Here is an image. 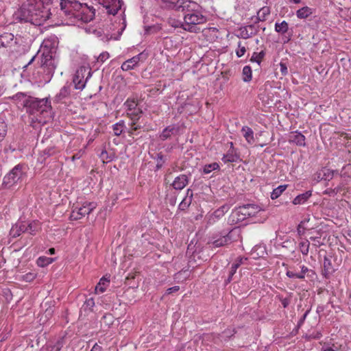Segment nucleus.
<instances>
[{
  "mask_svg": "<svg viewBox=\"0 0 351 351\" xmlns=\"http://www.w3.org/2000/svg\"><path fill=\"white\" fill-rule=\"evenodd\" d=\"M260 210L255 204H245L234 208L230 216V219L233 223H239L244 220L254 217Z\"/></svg>",
  "mask_w": 351,
  "mask_h": 351,
  "instance_id": "obj_6",
  "label": "nucleus"
},
{
  "mask_svg": "<svg viewBox=\"0 0 351 351\" xmlns=\"http://www.w3.org/2000/svg\"><path fill=\"white\" fill-rule=\"evenodd\" d=\"M97 206L95 202H86L80 208L73 210L70 216L71 220H78L86 215H89Z\"/></svg>",
  "mask_w": 351,
  "mask_h": 351,
  "instance_id": "obj_10",
  "label": "nucleus"
},
{
  "mask_svg": "<svg viewBox=\"0 0 351 351\" xmlns=\"http://www.w3.org/2000/svg\"><path fill=\"white\" fill-rule=\"evenodd\" d=\"M312 191H307L303 193L297 195L292 201L293 204L299 205L303 204L311 197Z\"/></svg>",
  "mask_w": 351,
  "mask_h": 351,
  "instance_id": "obj_25",
  "label": "nucleus"
},
{
  "mask_svg": "<svg viewBox=\"0 0 351 351\" xmlns=\"http://www.w3.org/2000/svg\"><path fill=\"white\" fill-rule=\"evenodd\" d=\"M291 294L292 293H290L289 296L287 297V298H282L281 296H278V298H279L283 308H287L289 306V305L290 304Z\"/></svg>",
  "mask_w": 351,
  "mask_h": 351,
  "instance_id": "obj_47",
  "label": "nucleus"
},
{
  "mask_svg": "<svg viewBox=\"0 0 351 351\" xmlns=\"http://www.w3.org/2000/svg\"><path fill=\"white\" fill-rule=\"evenodd\" d=\"M311 311V308L306 311V312L304 313V315L302 316V317L300 319V320L298 322V326L300 327L304 322L307 315Z\"/></svg>",
  "mask_w": 351,
  "mask_h": 351,
  "instance_id": "obj_57",
  "label": "nucleus"
},
{
  "mask_svg": "<svg viewBox=\"0 0 351 351\" xmlns=\"http://www.w3.org/2000/svg\"><path fill=\"white\" fill-rule=\"evenodd\" d=\"M24 232H25V222L19 221L12 226L10 231V234L12 237L16 238Z\"/></svg>",
  "mask_w": 351,
  "mask_h": 351,
  "instance_id": "obj_22",
  "label": "nucleus"
},
{
  "mask_svg": "<svg viewBox=\"0 0 351 351\" xmlns=\"http://www.w3.org/2000/svg\"><path fill=\"white\" fill-rule=\"evenodd\" d=\"M60 15L69 19L71 23L81 21L84 23L91 21L95 15V9L93 6H88L86 3H81L77 0H60Z\"/></svg>",
  "mask_w": 351,
  "mask_h": 351,
  "instance_id": "obj_2",
  "label": "nucleus"
},
{
  "mask_svg": "<svg viewBox=\"0 0 351 351\" xmlns=\"http://www.w3.org/2000/svg\"><path fill=\"white\" fill-rule=\"evenodd\" d=\"M289 24L287 21H282L281 23L276 22L275 23V31L281 34L288 33Z\"/></svg>",
  "mask_w": 351,
  "mask_h": 351,
  "instance_id": "obj_30",
  "label": "nucleus"
},
{
  "mask_svg": "<svg viewBox=\"0 0 351 351\" xmlns=\"http://www.w3.org/2000/svg\"><path fill=\"white\" fill-rule=\"evenodd\" d=\"M7 130L8 126L6 123L3 120L0 119V142L4 139Z\"/></svg>",
  "mask_w": 351,
  "mask_h": 351,
  "instance_id": "obj_43",
  "label": "nucleus"
},
{
  "mask_svg": "<svg viewBox=\"0 0 351 351\" xmlns=\"http://www.w3.org/2000/svg\"><path fill=\"white\" fill-rule=\"evenodd\" d=\"M181 127L178 124H171L164 128L160 133L159 138L161 141L169 138L172 135L179 134Z\"/></svg>",
  "mask_w": 351,
  "mask_h": 351,
  "instance_id": "obj_13",
  "label": "nucleus"
},
{
  "mask_svg": "<svg viewBox=\"0 0 351 351\" xmlns=\"http://www.w3.org/2000/svg\"><path fill=\"white\" fill-rule=\"evenodd\" d=\"M90 351H102V348L97 343H95Z\"/></svg>",
  "mask_w": 351,
  "mask_h": 351,
  "instance_id": "obj_62",
  "label": "nucleus"
},
{
  "mask_svg": "<svg viewBox=\"0 0 351 351\" xmlns=\"http://www.w3.org/2000/svg\"><path fill=\"white\" fill-rule=\"evenodd\" d=\"M72 83L66 82L65 85L61 88L60 92L55 96L54 101L60 103L63 99L68 98L71 92Z\"/></svg>",
  "mask_w": 351,
  "mask_h": 351,
  "instance_id": "obj_18",
  "label": "nucleus"
},
{
  "mask_svg": "<svg viewBox=\"0 0 351 351\" xmlns=\"http://www.w3.org/2000/svg\"><path fill=\"white\" fill-rule=\"evenodd\" d=\"M218 209H219L221 211H223V213L225 215V213H226L229 210V206L228 205H223Z\"/></svg>",
  "mask_w": 351,
  "mask_h": 351,
  "instance_id": "obj_63",
  "label": "nucleus"
},
{
  "mask_svg": "<svg viewBox=\"0 0 351 351\" xmlns=\"http://www.w3.org/2000/svg\"><path fill=\"white\" fill-rule=\"evenodd\" d=\"M322 337L320 331H313L309 335V338L313 339H319Z\"/></svg>",
  "mask_w": 351,
  "mask_h": 351,
  "instance_id": "obj_55",
  "label": "nucleus"
},
{
  "mask_svg": "<svg viewBox=\"0 0 351 351\" xmlns=\"http://www.w3.org/2000/svg\"><path fill=\"white\" fill-rule=\"evenodd\" d=\"M221 160L224 163L236 162L241 160L240 156L237 153V149L234 147L232 142H230V149L227 153L223 155Z\"/></svg>",
  "mask_w": 351,
  "mask_h": 351,
  "instance_id": "obj_14",
  "label": "nucleus"
},
{
  "mask_svg": "<svg viewBox=\"0 0 351 351\" xmlns=\"http://www.w3.org/2000/svg\"><path fill=\"white\" fill-rule=\"evenodd\" d=\"M243 80L245 82H250L252 79V71L250 66H245L242 71Z\"/></svg>",
  "mask_w": 351,
  "mask_h": 351,
  "instance_id": "obj_34",
  "label": "nucleus"
},
{
  "mask_svg": "<svg viewBox=\"0 0 351 351\" xmlns=\"http://www.w3.org/2000/svg\"><path fill=\"white\" fill-rule=\"evenodd\" d=\"M320 237H311L310 240L312 241H314L315 243H313V245L315 246L316 247H320L323 243L320 242L319 241Z\"/></svg>",
  "mask_w": 351,
  "mask_h": 351,
  "instance_id": "obj_56",
  "label": "nucleus"
},
{
  "mask_svg": "<svg viewBox=\"0 0 351 351\" xmlns=\"http://www.w3.org/2000/svg\"><path fill=\"white\" fill-rule=\"evenodd\" d=\"M142 113V110L139 108L134 109V110L131 112H127V116L132 121L131 124V134H133L134 131H136L141 128L140 125H136V122L141 118Z\"/></svg>",
  "mask_w": 351,
  "mask_h": 351,
  "instance_id": "obj_17",
  "label": "nucleus"
},
{
  "mask_svg": "<svg viewBox=\"0 0 351 351\" xmlns=\"http://www.w3.org/2000/svg\"><path fill=\"white\" fill-rule=\"evenodd\" d=\"M19 38L15 37L13 34L5 32L0 35V48H9L11 50H16V45H19Z\"/></svg>",
  "mask_w": 351,
  "mask_h": 351,
  "instance_id": "obj_12",
  "label": "nucleus"
},
{
  "mask_svg": "<svg viewBox=\"0 0 351 351\" xmlns=\"http://www.w3.org/2000/svg\"><path fill=\"white\" fill-rule=\"evenodd\" d=\"M36 278V274L29 272L23 276V279L26 282H31Z\"/></svg>",
  "mask_w": 351,
  "mask_h": 351,
  "instance_id": "obj_53",
  "label": "nucleus"
},
{
  "mask_svg": "<svg viewBox=\"0 0 351 351\" xmlns=\"http://www.w3.org/2000/svg\"><path fill=\"white\" fill-rule=\"evenodd\" d=\"M184 14L183 23H180L182 29L189 32L197 33L200 31L198 25L207 21V18L202 14L201 6L196 2L191 0H182L177 10Z\"/></svg>",
  "mask_w": 351,
  "mask_h": 351,
  "instance_id": "obj_3",
  "label": "nucleus"
},
{
  "mask_svg": "<svg viewBox=\"0 0 351 351\" xmlns=\"http://www.w3.org/2000/svg\"><path fill=\"white\" fill-rule=\"evenodd\" d=\"M91 76L90 70L84 66L80 67L75 72L72 81V87L82 90L84 88L88 79Z\"/></svg>",
  "mask_w": 351,
  "mask_h": 351,
  "instance_id": "obj_9",
  "label": "nucleus"
},
{
  "mask_svg": "<svg viewBox=\"0 0 351 351\" xmlns=\"http://www.w3.org/2000/svg\"><path fill=\"white\" fill-rule=\"evenodd\" d=\"M322 176H324V180H330L333 178L335 174L338 173L337 170H331L330 169H327L326 167L322 168Z\"/></svg>",
  "mask_w": 351,
  "mask_h": 351,
  "instance_id": "obj_33",
  "label": "nucleus"
},
{
  "mask_svg": "<svg viewBox=\"0 0 351 351\" xmlns=\"http://www.w3.org/2000/svg\"><path fill=\"white\" fill-rule=\"evenodd\" d=\"M265 56V52L263 50L260 52H254L250 60L252 62H256L260 65Z\"/></svg>",
  "mask_w": 351,
  "mask_h": 351,
  "instance_id": "obj_35",
  "label": "nucleus"
},
{
  "mask_svg": "<svg viewBox=\"0 0 351 351\" xmlns=\"http://www.w3.org/2000/svg\"><path fill=\"white\" fill-rule=\"evenodd\" d=\"M241 132L248 144L252 145L255 142L254 132L252 128L246 125L243 126Z\"/></svg>",
  "mask_w": 351,
  "mask_h": 351,
  "instance_id": "obj_26",
  "label": "nucleus"
},
{
  "mask_svg": "<svg viewBox=\"0 0 351 351\" xmlns=\"http://www.w3.org/2000/svg\"><path fill=\"white\" fill-rule=\"evenodd\" d=\"M341 186H337L333 189H328L324 191V194H328L330 196H334V195H337L341 191Z\"/></svg>",
  "mask_w": 351,
  "mask_h": 351,
  "instance_id": "obj_51",
  "label": "nucleus"
},
{
  "mask_svg": "<svg viewBox=\"0 0 351 351\" xmlns=\"http://www.w3.org/2000/svg\"><path fill=\"white\" fill-rule=\"evenodd\" d=\"M235 334L234 328H228L222 332L221 334L216 335L214 338L215 343H219L223 341H228Z\"/></svg>",
  "mask_w": 351,
  "mask_h": 351,
  "instance_id": "obj_21",
  "label": "nucleus"
},
{
  "mask_svg": "<svg viewBox=\"0 0 351 351\" xmlns=\"http://www.w3.org/2000/svg\"><path fill=\"white\" fill-rule=\"evenodd\" d=\"M52 0H27L16 14L20 22L41 25L50 18Z\"/></svg>",
  "mask_w": 351,
  "mask_h": 351,
  "instance_id": "obj_1",
  "label": "nucleus"
},
{
  "mask_svg": "<svg viewBox=\"0 0 351 351\" xmlns=\"http://www.w3.org/2000/svg\"><path fill=\"white\" fill-rule=\"evenodd\" d=\"M237 269L238 265L232 264L230 269L229 271L228 278L225 280L226 285L229 284L232 280V277L236 274Z\"/></svg>",
  "mask_w": 351,
  "mask_h": 351,
  "instance_id": "obj_44",
  "label": "nucleus"
},
{
  "mask_svg": "<svg viewBox=\"0 0 351 351\" xmlns=\"http://www.w3.org/2000/svg\"><path fill=\"white\" fill-rule=\"evenodd\" d=\"M25 101V108L27 112L31 114H42L51 107L50 101L47 98L38 99L30 96Z\"/></svg>",
  "mask_w": 351,
  "mask_h": 351,
  "instance_id": "obj_8",
  "label": "nucleus"
},
{
  "mask_svg": "<svg viewBox=\"0 0 351 351\" xmlns=\"http://www.w3.org/2000/svg\"><path fill=\"white\" fill-rule=\"evenodd\" d=\"M313 274V270L309 269L306 266L304 265H298V269L295 267H291L286 271V275L287 277L293 279H304L305 276H309V273Z\"/></svg>",
  "mask_w": 351,
  "mask_h": 351,
  "instance_id": "obj_11",
  "label": "nucleus"
},
{
  "mask_svg": "<svg viewBox=\"0 0 351 351\" xmlns=\"http://www.w3.org/2000/svg\"><path fill=\"white\" fill-rule=\"evenodd\" d=\"M305 140V136L298 130L291 132L289 137V142L290 143L295 144L300 147L306 146Z\"/></svg>",
  "mask_w": 351,
  "mask_h": 351,
  "instance_id": "obj_19",
  "label": "nucleus"
},
{
  "mask_svg": "<svg viewBox=\"0 0 351 351\" xmlns=\"http://www.w3.org/2000/svg\"><path fill=\"white\" fill-rule=\"evenodd\" d=\"M234 230H222L211 234L207 245L211 248H217L228 245L234 241Z\"/></svg>",
  "mask_w": 351,
  "mask_h": 351,
  "instance_id": "obj_7",
  "label": "nucleus"
},
{
  "mask_svg": "<svg viewBox=\"0 0 351 351\" xmlns=\"http://www.w3.org/2000/svg\"><path fill=\"white\" fill-rule=\"evenodd\" d=\"M258 15H259V20L262 21H265L267 19V16L270 14V8L267 6H264L261 8L258 12Z\"/></svg>",
  "mask_w": 351,
  "mask_h": 351,
  "instance_id": "obj_39",
  "label": "nucleus"
},
{
  "mask_svg": "<svg viewBox=\"0 0 351 351\" xmlns=\"http://www.w3.org/2000/svg\"><path fill=\"white\" fill-rule=\"evenodd\" d=\"M259 25L252 24L243 27L240 29L241 38L247 39L256 35L259 32Z\"/></svg>",
  "mask_w": 351,
  "mask_h": 351,
  "instance_id": "obj_15",
  "label": "nucleus"
},
{
  "mask_svg": "<svg viewBox=\"0 0 351 351\" xmlns=\"http://www.w3.org/2000/svg\"><path fill=\"white\" fill-rule=\"evenodd\" d=\"M27 177L25 167L23 164L14 166L3 178L2 186L10 189L21 184Z\"/></svg>",
  "mask_w": 351,
  "mask_h": 351,
  "instance_id": "obj_5",
  "label": "nucleus"
},
{
  "mask_svg": "<svg viewBox=\"0 0 351 351\" xmlns=\"http://www.w3.org/2000/svg\"><path fill=\"white\" fill-rule=\"evenodd\" d=\"M189 182V176L185 174H181L174 179L171 185L174 189L180 191L188 184Z\"/></svg>",
  "mask_w": 351,
  "mask_h": 351,
  "instance_id": "obj_20",
  "label": "nucleus"
},
{
  "mask_svg": "<svg viewBox=\"0 0 351 351\" xmlns=\"http://www.w3.org/2000/svg\"><path fill=\"white\" fill-rule=\"evenodd\" d=\"M110 58V55L108 52L104 51L99 54V56L97 58V61L100 62L101 63L104 62L106 60H108Z\"/></svg>",
  "mask_w": 351,
  "mask_h": 351,
  "instance_id": "obj_52",
  "label": "nucleus"
},
{
  "mask_svg": "<svg viewBox=\"0 0 351 351\" xmlns=\"http://www.w3.org/2000/svg\"><path fill=\"white\" fill-rule=\"evenodd\" d=\"M180 290L179 286H174L167 289V293L171 294Z\"/></svg>",
  "mask_w": 351,
  "mask_h": 351,
  "instance_id": "obj_59",
  "label": "nucleus"
},
{
  "mask_svg": "<svg viewBox=\"0 0 351 351\" xmlns=\"http://www.w3.org/2000/svg\"><path fill=\"white\" fill-rule=\"evenodd\" d=\"M124 127H125V123H124V121H123V120H121L119 122L114 123L112 125V130L114 132V134L117 136H120L123 131Z\"/></svg>",
  "mask_w": 351,
  "mask_h": 351,
  "instance_id": "obj_36",
  "label": "nucleus"
},
{
  "mask_svg": "<svg viewBox=\"0 0 351 351\" xmlns=\"http://www.w3.org/2000/svg\"><path fill=\"white\" fill-rule=\"evenodd\" d=\"M191 200H187L186 197H184L182 201L180 203L178 209L180 210H185L191 204Z\"/></svg>",
  "mask_w": 351,
  "mask_h": 351,
  "instance_id": "obj_48",
  "label": "nucleus"
},
{
  "mask_svg": "<svg viewBox=\"0 0 351 351\" xmlns=\"http://www.w3.org/2000/svg\"><path fill=\"white\" fill-rule=\"evenodd\" d=\"M124 105L126 106L128 112H131L132 110H134V109H136V104L134 101H130L128 99L125 102Z\"/></svg>",
  "mask_w": 351,
  "mask_h": 351,
  "instance_id": "obj_50",
  "label": "nucleus"
},
{
  "mask_svg": "<svg viewBox=\"0 0 351 351\" xmlns=\"http://www.w3.org/2000/svg\"><path fill=\"white\" fill-rule=\"evenodd\" d=\"M55 53L53 49H49L46 46L44 47L40 64L32 73V78L37 83L46 84L51 80L58 64Z\"/></svg>",
  "mask_w": 351,
  "mask_h": 351,
  "instance_id": "obj_4",
  "label": "nucleus"
},
{
  "mask_svg": "<svg viewBox=\"0 0 351 351\" xmlns=\"http://www.w3.org/2000/svg\"><path fill=\"white\" fill-rule=\"evenodd\" d=\"M288 184H282L273 189L271 193V199H276L279 197L282 193L287 189Z\"/></svg>",
  "mask_w": 351,
  "mask_h": 351,
  "instance_id": "obj_32",
  "label": "nucleus"
},
{
  "mask_svg": "<svg viewBox=\"0 0 351 351\" xmlns=\"http://www.w3.org/2000/svg\"><path fill=\"white\" fill-rule=\"evenodd\" d=\"M30 95H27L24 93H17L14 95L12 96V99L18 102H21V105L25 107V101L27 100V98H29Z\"/></svg>",
  "mask_w": 351,
  "mask_h": 351,
  "instance_id": "obj_37",
  "label": "nucleus"
},
{
  "mask_svg": "<svg viewBox=\"0 0 351 351\" xmlns=\"http://www.w3.org/2000/svg\"><path fill=\"white\" fill-rule=\"evenodd\" d=\"M314 9L308 7L304 6L302 8L296 11V16L300 19H305L310 16L314 12Z\"/></svg>",
  "mask_w": 351,
  "mask_h": 351,
  "instance_id": "obj_27",
  "label": "nucleus"
},
{
  "mask_svg": "<svg viewBox=\"0 0 351 351\" xmlns=\"http://www.w3.org/2000/svg\"><path fill=\"white\" fill-rule=\"evenodd\" d=\"M219 169V165L217 162H213L206 165L203 168V173L205 174L210 173L214 170Z\"/></svg>",
  "mask_w": 351,
  "mask_h": 351,
  "instance_id": "obj_41",
  "label": "nucleus"
},
{
  "mask_svg": "<svg viewBox=\"0 0 351 351\" xmlns=\"http://www.w3.org/2000/svg\"><path fill=\"white\" fill-rule=\"evenodd\" d=\"M109 276L107 277L106 276H103L96 285L95 288V293H104L106 288L109 286L110 284V279Z\"/></svg>",
  "mask_w": 351,
  "mask_h": 351,
  "instance_id": "obj_23",
  "label": "nucleus"
},
{
  "mask_svg": "<svg viewBox=\"0 0 351 351\" xmlns=\"http://www.w3.org/2000/svg\"><path fill=\"white\" fill-rule=\"evenodd\" d=\"M341 177L342 178H351V164H347L344 165L341 171Z\"/></svg>",
  "mask_w": 351,
  "mask_h": 351,
  "instance_id": "obj_42",
  "label": "nucleus"
},
{
  "mask_svg": "<svg viewBox=\"0 0 351 351\" xmlns=\"http://www.w3.org/2000/svg\"><path fill=\"white\" fill-rule=\"evenodd\" d=\"M224 215L223 211H221L219 209H217L210 216L208 223L210 224H213L215 223L217 220H219L221 217Z\"/></svg>",
  "mask_w": 351,
  "mask_h": 351,
  "instance_id": "obj_38",
  "label": "nucleus"
},
{
  "mask_svg": "<svg viewBox=\"0 0 351 351\" xmlns=\"http://www.w3.org/2000/svg\"><path fill=\"white\" fill-rule=\"evenodd\" d=\"M245 51H246L245 47L242 46L241 43L239 42L238 43V48L236 50V54H237V57H239V58L242 57L245 54Z\"/></svg>",
  "mask_w": 351,
  "mask_h": 351,
  "instance_id": "obj_49",
  "label": "nucleus"
},
{
  "mask_svg": "<svg viewBox=\"0 0 351 351\" xmlns=\"http://www.w3.org/2000/svg\"><path fill=\"white\" fill-rule=\"evenodd\" d=\"M310 243L308 240L302 241L299 243V249L304 256H307L309 251Z\"/></svg>",
  "mask_w": 351,
  "mask_h": 351,
  "instance_id": "obj_40",
  "label": "nucleus"
},
{
  "mask_svg": "<svg viewBox=\"0 0 351 351\" xmlns=\"http://www.w3.org/2000/svg\"><path fill=\"white\" fill-rule=\"evenodd\" d=\"M156 160V169L158 170L163 166V164L165 163L164 156L161 153L158 154Z\"/></svg>",
  "mask_w": 351,
  "mask_h": 351,
  "instance_id": "obj_46",
  "label": "nucleus"
},
{
  "mask_svg": "<svg viewBox=\"0 0 351 351\" xmlns=\"http://www.w3.org/2000/svg\"><path fill=\"white\" fill-rule=\"evenodd\" d=\"M243 260H247V258H243V257H238L235 261L232 263V265H238V268L241 266V265L243 263Z\"/></svg>",
  "mask_w": 351,
  "mask_h": 351,
  "instance_id": "obj_60",
  "label": "nucleus"
},
{
  "mask_svg": "<svg viewBox=\"0 0 351 351\" xmlns=\"http://www.w3.org/2000/svg\"><path fill=\"white\" fill-rule=\"evenodd\" d=\"M94 306V299L93 298H90L86 300L80 311L81 312L84 311L85 313L92 312Z\"/></svg>",
  "mask_w": 351,
  "mask_h": 351,
  "instance_id": "obj_31",
  "label": "nucleus"
},
{
  "mask_svg": "<svg viewBox=\"0 0 351 351\" xmlns=\"http://www.w3.org/2000/svg\"><path fill=\"white\" fill-rule=\"evenodd\" d=\"M25 232L35 235L40 230V225L38 221H32L27 224L25 223Z\"/></svg>",
  "mask_w": 351,
  "mask_h": 351,
  "instance_id": "obj_24",
  "label": "nucleus"
},
{
  "mask_svg": "<svg viewBox=\"0 0 351 351\" xmlns=\"http://www.w3.org/2000/svg\"><path fill=\"white\" fill-rule=\"evenodd\" d=\"M143 56V53H140L136 56H133L132 58L125 60L121 66V69L123 71H128L130 70H132L135 69L138 65V62H140L141 58Z\"/></svg>",
  "mask_w": 351,
  "mask_h": 351,
  "instance_id": "obj_16",
  "label": "nucleus"
},
{
  "mask_svg": "<svg viewBox=\"0 0 351 351\" xmlns=\"http://www.w3.org/2000/svg\"><path fill=\"white\" fill-rule=\"evenodd\" d=\"M63 345H64V343H63V339H58L56 343L53 345L54 348L57 350H58L59 351H60V350L62 349V348L63 347Z\"/></svg>",
  "mask_w": 351,
  "mask_h": 351,
  "instance_id": "obj_58",
  "label": "nucleus"
},
{
  "mask_svg": "<svg viewBox=\"0 0 351 351\" xmlns=\"http://www.w3.org/2000/svg\"><path fill=\"white\" fill-rule=\"evenodd\" d=\"M323 267V275L325 276L332 274L335 271V269L332 266L330 259L326 256H324V258Z\"/></svg>",
  "mask_w": 351,
  "mask_h": 351,
  "instance_id": "obj_28",
  "label": "nucleus"
},
{
  "mask_svg": "<svg viewBox=\"0 0 351 351\" xmlns=\"http://www.w3.org/2000/svg\"><path fill=\"white\" fill-rule=\"evenodd\" d=\"M316 180L317 182L324 180V176H322V170H320L319 172L316 173Z\"/></svg>",
  "mask_w": 351,
  "mask_h": 351,
  "instance_id": "obj_64",
  "label": "nucleus"
},
{
  "mask_svg": "<svg viewBox=\"0 0 351 351\" xmlns=\"http://www.w3.org/2000/svg\"><path fill=\"white\" fill-rule=\"evenodd\" d=\"M56 152V149L55 146H49V147H47L46 149H45L42 152V154L45 159L46 158H48V157L55 154Z\"/></svg>",
  "mask_w": 351,
  "mask_h": 351,
  "instance_id": "obj_45",
  "label": "nucleus"
},
{
  "mask_svg": "<svg viewBox=\"0 0 351 351\" xmlns=\"http://www.w3.org/2000/svg\"><path fill=\"white\" fill-rule=\"evenodd\" d=\"M56 260L55 258H50L47 256H40L36 260V264L38 267H45L51 264Z\"/></svg>",
  "mask_w": 351,
  "mask_h": 351,
  "instance_id": "obj_29",
  "label": "nucleus"
},
{
  "mask_svg": "<svg viewBox=\"0 0 351 351\" xmlns=\"http://www.w3.org/2000/svg\"><path fill=\"white\" fill-rule=\"evenodd\" d=\"M280 70L282 75L285 76L288 73L287 66L285 62H280Z\"/></svg>",
  "mask_w": 351,
  "mask_h": 351,
  "instance_id": "obj_54",
  "label": "nucleus"
},
{
  "mask_svg": "<svg viewBox=\"0 0 351 351\" xmlns=\"http://www.w3.org/2000/svg\"><path fill=\"white\" fill-rule=\"evenodd\" d=\"M287 35H285L283 37V43H289L291 40V37H292V33H287Z\"/></svg>",
  "mask_w": 351,
  "mask_h": 351,
  "instance_id": "obj_61",
  "label": "nucleus"
}]
</instances>
